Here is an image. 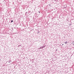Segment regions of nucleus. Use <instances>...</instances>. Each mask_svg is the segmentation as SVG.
<instances>
[{
  "instance_id": "nucleus-1",
  "label": "nucleus",
  "mask_w": 74,
  "mask_h": 74,
  "mask_svg": "<svg viewBox=\"0 0 74 74\" xmlns=\"http://www.w3.org/2000/svg\"><path fill=\"white\" fill-rule=\"evenodd\" d=\"M64 43H65V44H67V42H65Z\"/></svg>"
},
{
  "instance_id": "nucleus-2",
  "label": "nucleus",
  "mask_w": 74,
  "mask_h": 74,
  "mask_svg": "<svg viewBox=\"0 0 74 74\" xmlns=\"http://www.w3.org/2000/svg\"><path fill=\"white\" fill-rule=\"evenodd\" d=\"M43 48V47H40V49H42Z\"/></svg>"
},
{
  "instance_id": "nucleus-3",
  "label": "nucleus",
  "mask_w": 74,
  "mask_h": 74,
  "mask_svg": "<svg viewBox=\"0 0 74 74\" xmlns=\"http://www.w3.org/2000/svg\"><path fill=\"white\" fill-rule=\"evenodd\" d=\"M13 22V21L12 20L11 21V22Z\"/></svg>"
},
{
  "instance_id": "nucleus-4",
  "label": "nucleus",
  "mask_w": 74,
  "mask_h": 74,
  "mask_svg": "<svg viewBox=\"0 0 74 74\" xmlns=\"http://www.w3.org/2000/svg\"><path fill=\"white\" fill-rule=\"evenodd\" d=\"M39 13H40V12H39Z\"/></svg>"
},
{
  "instance_id": "nucleus-5",
  "label": "nucleus",
  "mask_w": 74,
  "mask_h": 74,
  "mask_svg": "<svg viewBox=\"0 0 74 74\" xmlns=\"http://www.w3.org/2000/svg\"><path fill=\"white\" fill-rule=\"evenodd\" d=\"M63 45V44H62V45Z\"/></svg>"
}]
</instances>
